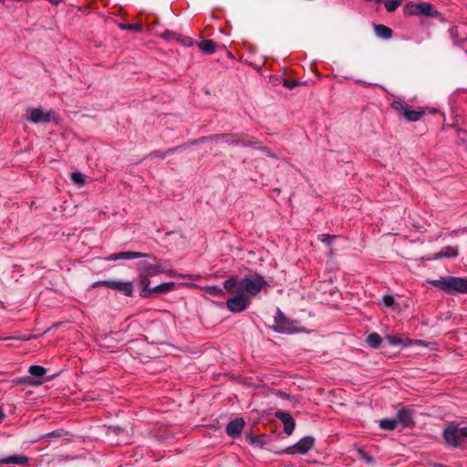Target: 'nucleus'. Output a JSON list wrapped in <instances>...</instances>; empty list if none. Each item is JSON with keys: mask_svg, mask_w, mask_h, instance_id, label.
<instances>
[{"mask_svg": "<svg viewBox=\"0 0 467 467\" xmlns=\"http://www.w3.org/2000/svg\"><path fill=\"white\" fill-rule=\"evenodd\" d=\"M267 285L266 281L256 274L245 275L241 279L232 276L223 282V287L228 293H232L233 289L236 287L240 292L245 293L250 299Z\"/></svg>", "mask_w": 467, "mask_h": 467, "instance_id": "1", "label": "nucleus"}, {"mask_svg": "<svg viewBox=\"0 0 467 467\" xmlns=\"http://www.w3.org/2000/svg\"><path fill=\"white\" fill-rule=\"evenodd\" d=\"M430 283L438 289L448 294H467V278L446 276L431 280Z\"/></svg>", "mask_w": 467, "mask_h": 467, "instance_id": "2", "label": "nucleus"}, {"mask_svg": "<svg viewBox=\"0 0 467 467\" xmlns=\"http://www.w3.org/2000/svg\"><path fill=\"white\" fill-rule=\"evenodd\" d=\"M26 119L32 123H47L54 119V111H45L42 108H28L26 111Z\"/></svg>", "mask_w": 467, "mask_h": 467, "instance_id": "3", "label": "nucleus"}, {"mask_svg": "<svg viewBox=\"0 0 467 467\" xmlns=\"http://www.w3.org/2000/svg\"><path fill=\"white\" fill-rule=\"evenodd\" d=\"M404 13L408 16L424 15L428 16H435L438 14L431 5L423 2L407 4Z\"/></svg>", "mask_w": 467, "mask_h": 467, "instance_id": "4", "label": "nucleus"}, {"mask_svg": "<svg viewBox=\"0 0 467 467\" xmlns=\"http://www.w3.org/2000/svg\"><path fill=\"white\" fill-rule=\"evenodd\" d=\"M251 299L245 293L236 290V295L226 301V306L231 312L239 313L245 310Z\"/></svg>", "mask_w": 467, "mask_h": 467, "instance_id": "5", "label": "nucleus"}, {"mask_svg": "<svg viewBox=\"0 0 467 467\" xmlns=\"http://www.w3.org/2000/svg\"><path fill=\"white\" fill-rule=\"evenodd\" d=\"M108 288L116 290L126 296H131L133 295V283L131 281L122 280H104L98 283Z\"/></svg>", "mask_w": 467, "mask_h": 467, "instance_id": "6", "label": "nucleus"}, {"mask_svg": "<svg viewBox=\"0 0 467 467\" xmlns=\"http://www.w3.org/2000/svg\"><path fill=\"white\" fill-rule=\"evenodd\" d=\"M314 438L311 436L303 437L295 445L286 448L285 451L289 454H306L314 446Z\"/></svg>", "mask_w": 467, "mask_h": 467, "instance_id": "7", "label": "nucleus"}, {"mask_svg": "<svg viewBox=\"0 0 467 467\" xmlns=\"http://www.w3.org/2000/svg\"><path fill=\"white\" fill-rule=\"evenodd\" d=\"M138 271L146 275L154 276L161 273H165L164 268L160 261L154 259V263L140 262L138 264Z\"/></svg>", "mask_w": 467, "mask_h": 467, "instance_id": "8", "label": "nucleus"}, {"mask_svg": "<svg viewBox=\"0 0 467 467\" xmlns=\"http://www.w3.org/2000/svg\"><path fill=\"white\" fill-rule=\"evenodd\" d=\"M386 339L391 346H400L401 348H407L410 346H425L427 347L429 344L424 343L421 340H411L408 337H402L399 335H387Z\"/></svg>", "mask_w": 467, "mask_h": 467, "instance_id": "9", "label": "nucleus"}, {"mask_svg": "<svg viewBox=\"0 0 467 467\" xmlns=\"http://www.w3.org/2000/svg\"><path fill=\"white\" fill-rule=\"evenodd\" d=\"M442 436L445 441L452 447H458L462 442L460 428L455 425L444 429Z\"/></svg>", "mask_w": 467, "mask_h": 467, "instance_id": "10", "label": "nucleus"}, {"mask_svg": "<svg viewBox=\"0 0 467 467\" xmlns=\"http://www.w3.org/2000/svg\"><path fill=\"white\" fill-rule=\"evenodd\" d=\"M393 108L399 110L402 116L409 121H417L419 120L424 114V109L413 110L409 108L403 107L400 103L395 102L393 104Z\"/></svg>", "mask_w": 467, "mask_h": 467, "instance_id": "11", "label": "nucleus"}, {"mask_svg": "<svg viewBox=\"0 0 467 467\" xmlns=\"http://www.w3.org/2000/svg\"><path fill=\"white\" fill-rule=\"evenodd\" d=\"M275 416L283 422L284 431L287 435H291L295 429V420L291 414L285 411H276Z\"/></svg>", "mask_w": 467, "mask_h": 467, "instance_id": "12", "label": "nucleus"}, {"mask_svg": "<svg viewBox=\"0 0 467 467\" xmlns=\"http://www.w3.org/2000/svg\"><path fill=\"white\" fill-rule=\"evenodd\" d=\"M148 257V254L139 253V252H133V251H127V252H121L118 254H113L109 255L107 260L109 261H117V260H133L137 258H145Z\"/></svg>", "mask_w": 467, "mask_h": 467, "instance_id": "13", "label": "nucleus"}, {"mask_svg": "<svg viewBox=\"0 0 467 467\" xmlns=\"http://www.w3.org/2000/svg\"><path fill=\"white\" fill-rule=\"evenodd\" d=\"M244 427V421L241 418H236L230 421L226 427V432L228 435L235 437L239 436Z\"/></svg>", "mask_w": 467, "mask_h": 467, "instance_id": "14", "label": "nucleus"}, {"mask_svg": "<svg viewBox=\"0 0 467 467\" xmlns=\"http://www.w3.org/2000/svg\"><path fill=\"white\" fill-rule=\"evenodd\" d=\"M459 254V250L456 246H445L439 253L433 254L430 260H439L441 258H454Z\"/></svg>", "mask_w": 467, "mask_h": 467, "instance_id": "15", "label": "nucleus"}, {"mask_svg": "<svg viewBox=\"0 0 467 467\" xmlns=\"http://www.w3.org/2000/svg\"><path fill=\"white\" fill-rule=\"evenodd\" d=\"M28 462V458L22 454H16L12 456H8L3 459H0V464H17V465H26Z\"/></svg>", "mask_w": 467, "mask_h": 467, "instance_id": "16", "label": "nucleus"}, {"mask_svg": "<svg viewBox=\"0 0 467 467\" xmlns=\"http://www.w3.org/2000/svg\"><path fill=\"white\" fill-rule=\"evenodd\" d=\"M395 419L398 420V425L403 428L409 427L412 423L411 413L408 410H399Z\"/></svg>", "mask_w": 467, "mask_h": 467, "instance_id": "17", "label": "nucleus"}, {"mask_svg": "<svg viewBox=\"0 0 467 467\" xmlns=\"http://www.w3.org/2000/svg\"><path fill=\"white\" fill-rule=\"evenodd\" d=\"M375 34L382 39H389L392 36V30L384 25H378L375 26Z\"/></svg>", "mask_w": 467, "mask_h": 467, "instance_id": "18", "label": "nucleus"}, {"mask_svg": "<svg viewBox=\"0 0 467 467\" xmlns=\"http://www.w3.org/2000/svg\"><path fill=\"white\" fill-rule=\"evenodd\" d=\"M199 48L207 54H213L215 52V43L213 40L204 39L202 40L199 44Z\"/></svg>", "mask_w": 467, "mask_h": 467, "instance_id": "19", "label": "nucleus"}, {"mask_svg": "<svg viewBox=\"0 0 467 467\" xmlns=\"http://www.w3.org/2000/svg\"><path fill=\"white\" fill-rule=\"evenodd\" d=\"M139 277H140V285L142 287L143 296H145L151 294L152 292H150V290L152 288L150 287V279H149L150 275H146L144 274L139 273Z\"/></svg>", "mask_w": 467, "mask_h": 467, "instance_id": "20", "label": "nucleus"}, {"mask_svg": "<svg viewBox=\"0 0 467 467\" xmlns=\"http://www.w3.org/2000/svg\"><path fill=\"white\" fill-rule=\"evenodd\" d=\"M175 287V284L173 282H168V283H163V284H161V285H158L156 286H154L150 292H153V293H166V292H170L171 290H173Z\"/></svg>", "mask_w": 467, "mask_h": 467, "instance_id": "21", "label": "nucleus"}, {"mask_svg": "<svg viewBox=\"0 0 467 467\" xmlns=\"http://www.w3.org/2000/svg\"><path fill=\"white\" fill-rule=\"evenodd\" d=\"M380 428L384 430H394L398 425V420L396 419H383L379 421Z\"/></svg>", "mask_w": 467, "mask_h": 467, "instance_id": "22", "label": "nucleus"}, {"mask_svg": "<svg viewBox=\"0 0 467 467\" xmlns=\"http://www.w3.org/2000/svg\"><path fill=\"white\" fill-rule=\"evenodd\" d=\"M367 342L371 348H376L381 343V337L378 333H371L368 335Z\"/></svg>", "mask_w": 467, "mask_h": 467, "instance_id": "23", "label": "nucleus"}, {"mask_svg": "<svg viewBox=\"0 0 467 467\" xmlns=\"http://www.w3.org/2000/svg\"><path fill=\"white\" fill-rule=\"evenodd\" d=\"M382 302L388 307H392L393 309L398 311L401 310L391 295L384 296L382 298Z\"/></svg>", "mask_w": 467, "mask_h": 467, "instance_id": "24", "label": "nucleus"}, {"mask_svg": "<svg viewBox=\"0 0 467 467\" xmlns=\"http://www.w3.org/2000/svg\"><path fill=\"white\" fill-rule=\"evenodd\" d=\"M204 290L206 293H208L212 296H224L223 290L217 285L206 286L204 288Z\"/></svg>", "mask_w": 467, "mask_h": 467, "instance_id": "25", "label": "nucleus"}, {"mask_svg": "<svg viewBox=\"0 0 467 467\" xmlns=\"http://www.w3.org/2000/svg\"><path fill=\"white\" fill-rule=\"evenodd\" d=\"M402 4V0H388L385 2V8L388 12H394Z\"/></svg>", "mask_w": 467, "mask_h": 467, "instance_id": "26", "label": "nucleus"}, {"mask_svg": "<svg viewBox=\"0 0 467 467\" xmlns=\"http://www.w3.org/2000/svg\"><path fill=\"white\" fill-rule=\"evenodd\" d=\"M28 371L31 375L35 377H42L46 374V368L44 367L36 365L31 366Z\"/></svg>", "mask_w": 467, "mask_h": 467, "instance_id": "27", "label": "nucleus"}, {"mask_svg": "<svg viewBox=\"0 0 467 467\" xmlns=\"http://www.w3.org/2000/svg\"><path fill=\"white\" fill-rule=\"evenodd\" d=\"M71 180L74 183L78 186H83L86 182L85 177L81 172H73L71 173Z\"/></svg>", "mask_w": 467, "mask_h": 467, "instance_id": "28", "label": "nucleus"}, {"mask_svg": "<svg viewBox=\"0 0 467 467\" xmlns=\"http://www.w3.org/2000/svg\"><path fill=\"white\" fill-rule=\"evenodd\" d=\"M119 27L123 30H135V31H141L142 28L140 26L137 25H130V24H120Z\"/></svg>", "mask_w": 467, "mask_h": 467, "instance_id": "29", "label": "nucleus"}, {"mask_svg": "<svg viewBox=\"0 0 467 467\" xmlns=\"http://www.w3.org/2000/svg\"><path fill=\"white\" fill-rule=\"evenodd\" d=\"M335 238V236L333 235H329V234H323L321 235H319V240L323 243H326L327 244H331V241Z\"/></svg>", "mask_w": 467, "mask_h": 467, "instance_id": "30", "label": "nucleus"}, {"mask_svg": "<svg viewBox=\"0 0 467 467\" xmlns=\"http://www.w3.org/2000/svg\"><path fill=\"white\" fill-rule=\"evenodd\" d=\"M284 85L288 88H294L297 84L296 82H292V81H288V80H285L284 81Z\"/></svg>", "mask_w": 467, "mask_h": 467, "instance_id": "31", "label": "nucleus"}, {"mask_svg": "<svg viewBox=\"0 0 467 467\" xmlns=\"http://www.w3.org/2000/svg\"><path fill=\"white\" fill-rule=\"evenodd\" d=\"M460 434L462 437V441L465 438H467V427L460 428Z\"/></svg>", "mask_w": 467, "mask_h": 467, "instance_id": "32", "label": "nucleus"}, {"mask_svg": "<svg viewBox=\"0 0 467 467\" xmlns=\"http://www.w3.org/2000/svg\"><path fill=\"white\" fill-rule=\"evenodd\" d=\"M276 323H277V327H278V330H279V331H282V332H284V331H289L288 329L284 328V327L281 326V324H279V323H278V321H276Z\"/></svg>", "mask_w": 467, "mask_h": 467, "instance_id": "33", "label": "nucleus"}, {"mask_svg": "<svg viewBox=\"0 0 467 467\" xmlns=\"http://www.w3.org/2000/svg\"><path fill=\"white\" fill-rule=\"evenodd\" d=\"M190 279H194V280H197L199 278V275H190L189 276Z\"/></svg>", "mask_w": 467, "mask_h": 467, "instance_id": "34", "label": "nucleus"}, {"mask_svg": "<svg viewBox=\"0 0 467 467\" xmlns=\"http://www.w3.org/2000/svg\"><path fill=\"white\" fill-rule=\"evenodd\" d=\"M168 274H169L170 275H171V276H177V275H178L176 273L171 272V271L168 272Z\"/></svg>", "mask_w": 467, "mask_h": 467, "instance_id": "35", "label": "nucleus"}, {"mask_svg": "<svg viewBox=\"0 0 467 467\" xmlns=\"http://www.w3.org/2000/svg\"><path fill=\"white\" fill-rule=\"evenodd\" d=\"M4 414L3 412L0 410V420L3 418Z\"/></svg>", "mask_w": 467, "mask_h": 467, "instance_id": "36", "label": "nucleus"}]
</instances>
